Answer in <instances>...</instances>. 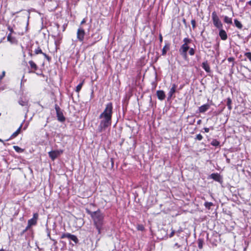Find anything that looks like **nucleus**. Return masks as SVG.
<instances>
[{
	"label": "nucleus",
	"mask_w": 251,
	"mask_h": 251,
	"mask_svg": "<svg viewBox=\"0 0 251 251\" xmlns=\"http://www.w3.org/2000/svg\"><path fill=\"white\" fill-rule=\"evenodd\" d=\"M86 212L91 216L94 221V225L100 233V228L104 224V216L103 214L99 210L94 212H92L88 209H86Z\"/></svg>",
	"instance_id": "f257e3e1"
},
{
	"label": "nucleus",
	"mask_w": 251,
	"mask_h": 251,
	"mask_svg": "<svg viewBox=\"0 0 251 251\" xmlns=\"http://www.w3.org/2000/svg\"><path fill=\"white\" fill-rule=\"evenodd\" d=\"M100 118L101 120L99 127L102 131L110 125V103L107 104L105 110L100 114Z\"/></svg>",
	"instance_id": "f03ea898"
},
{
	"label": "nucleus",
	"mask_w": 251,
	"mask_h": 251,
	"mask_svg": "<svg viewBox=\"0 0 251 251\" xmlns=\"http://www.w3.org/2000/svg\"><path fill=\"white\" fill-rule=\"evenodd\" d=\"M212 19L213 21V25L215 27L218 29L223 28V24L220 20L218 16H217L216 12L214 11L212 13Z\"/></svg>",
	"instance_id": "7ed1b4c3"
},
{
	"label": "nucleus",
	"mask_w": 251,
	"mask_h": 251,
	"mask_svg": "<svg viewBox=\"0 0 251 251\" xmlns=\"http://www.w3.org/2000/svg\"><path fill=\"white\" fill-rule=\"evenodd\" d=\"M54 108L56 112L57 120L60 122H64L65 121V117L64 116L60 108L57 104H55Z\"/></svg>",
	"instance_id": "20e7f679"
},
{
	"label": "nucleus",
	"mask_w": 251,
	"mask_h": 251,
	"mask_svg": "<svg viewBox=\"0 0 251 251\" xmlns=\"http://www.w3.org/2000/svg\"><path fill=\"white\" fill-rule=\"evenodd\" d=\"M68 238L70 241H73L75 244H77L79 240L77 237L73 234H71L70 233H64L61 236V239Z\"/></svg>",
	"instance_id": "39448f33"
},
{
	"label": "nucleus",
	"mask_w": 251,
	"mask_h": 251,
	"mask_svg": "<svg viewBox=\"0 0 251 251\" xmlns=\"http://www.w3.org/2000/svg\"><path fill=\"white\" fill-rule=\"evenodd\" d=\"M85 35V32L84 29L80 26L77 31V39L79 42L83 43Z\"/></svg>",
	"instance_id": "423d86ee"
},
{
	"label": "nucleus",
	"mask_w": 251,
	"mask_h": 251,
	"mask_svg": "<svg viewBox=\"0 0 251 251\" xmlns=\"http://www.w3.org/2000/svg\"><path fill=\"white\" fill-rule=\"evenodd\" d=\"M63 150H55L51 151L49 152V155L50 157L52 160H54L57 157H58L61 154L63 153Z\"/></svg>",
	"instance_id": "0eeeda50"
},
{
	"label": "nucleus",
	"mask_w": 251,
	"mask_h": 251,
	"mask_svg": "<svg viewBox=\"0 0 251 251\" xmlns=\"http://www.w3.org/2000/svg\"><path fill=\"white\" fill-rule=\"evenodd\" d=\"M189 49L188 45L183 44L179 49V52L184 58H186L187 56V52Z\"/></svg>",
	"instance_id": "6e6552de"
},
{
	"label": "nucleus",
	"mask_w": 251,
	"mask_h": 251,
	"mask_svg": "<svg viewBox=\"0 0 251 251\" xmlns=\"http://www.w3.org/2000/svg\"><path fill=\"white\" fill-rule=\"evenodd\" d=\"M38 218V214L35 213L33 214V218L29 219L28 221L27 224H28V227H31L32 226H35L37 224V221Z\"/></svg>",
	"instance_id": "1a4fd4ad"
},
{
	"label": "nucleus",
	"mask_w": 251,
	"mask_h": 251,
	"mask_svg": "<svg viewBox=\"0 0 251 251\" xmlns=\"http://www.w3.org/2000/svg\"><path fill=\"white\" fill-rule=\"evenodd\" d=\"M30 65L31 70L29 71V73H34L36 70H37L38 67L37 65L32 61L30 60L28 62Z\"/></svg>",
	"instance_id": "9d476101"
},
{
	"label": "nucleus",
	"mask_w": 251,
	"mask_h": 251,
	"mask_svg": "<svg viewBox=\"0 0 251 251\" xmlns=\"http://www.w3.org/2000/svg\"><path fill=\"white\" fill-rule=\"evenodd\" d=\"M177 87V85L175 84H172V87L170 89L168 95V99H171L173 95L175 94L176 91V88Z\"/></svg>",
	"instance_id": "9b49d317"
},
{
	"label": "nucleus",
	"mask_w": 251,
	"mask_h": 251,
	"mask_svg": "<svg viewBox=\"0 0 251 251\" xmlns=\"http://www.w3.org/2000/svg\"><path fill=\"white\" fill-rule=\"evenodd\" d=\"M210 107L209 104H203L199 107V112L200 113H204Z\"/></svg>",
	"instance_id": "f8f14e48"
},
{
	"label": "nucleus",
	"mask_w": 251,
	"mask_h": 251,
	"mask_svg": "<svg viewBox=\"0 0 251 251\" xmlns=\"http://www.w3.org/2000/svg\"><path fill=\"white\" fill-rule=\"evenodd\" d=\"M156 95L159 100H162L165 98V94L163 91L158 90L156 92Z\"/></svg>",
	"instance_id": "ddd939ff"
},
{
	"label": "nucleus",
	"mask_w": 251,
	"mask_h": 251,
	"mask_svg": "<svg viewBox=\"0 0 251 251\" xmlns=\"http://www.w3.org/2000/svg\"><path fill=\"white\" fill-rule=\"evenodd\" d=\"M219 29H220V31H219L220 37H221L222 40H226L227 38L226 32L224 30H223V28Z\"/></svg>",
	"instance_id": "4468645a"
},
{
	"label": "nucleus",
	"mask_w": 251,
	"mask_h": 251,
	"mask_svg": "<svg viewBox=\"0 0 251 251\" xmlns=\"http://www.w3.org/2000/svg\"><path fill=\"white\" fill-rule=\"evenodd\" d=\"M202 68L205 70L207 73H210L211 72L210 66L208 65L207 61L204 62L202 63Z\"/></svg>",
	"instance_id": "2eb2a0df"
},
{
	"label": "nucleus",
	"mask_w": 251,
	"mask_h": 251,
	"mask_svg": "<svg viewBox=\"0 0 251 251\" xmlns=\"http://www.w3.org/2000/svg\"><path fill=\"white\" fill-rule=\"evenodd\" d=\"M210 177L213 179L217 181L218 182H220L221 181V176L218 173H213L210 175Z\"/></svg>",
	"instance_id": "dca6fc26"
},
{
	"label": "nucleus",
	"mask_w": 251,
	"mask_h": 251,
	"mask_svg": "<svg viewBox=\"0 0 251 251\" xmlns=\"http://www.w3.org/2000/svg\"><path fill=\"white\" fill-rule=\"evenodd\" d=\"M101 39V37H100L99 36H98L97 39L95 38V41L90 42V41L88 39V41L87 42H86V44H87V47L92 46L94 45L97 41H99Z\"/></svg>",
	"instance_id": "f3484780"
},
{
	"label": "nucleus",
	"mask_w": 251,
	"mask_h": 251,
	"mask_svg": "<svg viewBox=\"0 0 251 251\" xmlns=\"http://www.w3.org/2000/svg\"><path fill=\"white\" fill-rule=\"evenodd\" d=\"M22 127V125L17 129V130L14 132L10 136L9 139H7V141H8L10 139H12L15 138L20 132L21 129Z\"/></svg>",
	"instance_id": "a211bd4d"
},
{
	"label": "nucleus",
	"mask_w": 251,
	"mask_h": 251,
	"mask_svg": "<svg viewBox=\"0 0 251 251\" xmlns=\"http://www.w3.org/2000/svg\"><path fill=\"white\" fill-rule=\"evenodd\" d=\"M224 21L225 23L227 24H232V18H229L226 16H224Z\"/></svg>",
	"instance_id": "6ab92c4d"
},
{
	"label": "nucleus",
	"mask_w": 251,
	"mask_h": 251,
	"mask_svg": "<svg viewBox=\"0 0 251 251\" xmlns=\"http://www.w3.org/2000/svg\"><path fill=\"white\" fill-rule=\"evenodd\" d=\"M18 103L22 106H26L27 105L28 102L25 100H24L22 98L20 99L18 101Z\"/></svg>",
	"instance_id": "aec40b11"
},
{
	"label": "nucleus",
	"mask_w": 251,
	"mask_h": 251,
	"mask_svg": "<svg viewBox=\"0 0 251 251\" xmlns=\"http://www.w3.org/2000/svg\"><path fill=\"white\" fill-rule=\"evenodd\" d=\"M232 100L230 98H228L227 99L226 105L227 106L228 109L230 110L232 108L231 106Z\"/></svg>",
	"instance_id": "412c9836"
},
{
	"label": "nucleus",
	"mask_w": 251,
	"mask_h": 251,
	"mask_svg": "<svg viewBox=\"0 0 251 251\" xmlns=\"http://www.w3.org/2000/svg\"><path fill=\"white\" fill-rule=\"evenodd\" d=\"M234 24L237 27H238V28H240V29H241L242 27V25L237 19H235L234 20Z\"/></svg>",
	"instance_id": "4be33fe9"
},
{
	"label": "nucleus",
	"mask_w": 251,
	"mask_h": 251,
	"mask_svg": "<svg viewBox=\"0 0 251 251\" xmlns=\"http://www.w3.org/2000/svg\"><path fill=\"white\" fill-rule=\"evenodd\" d=\"M83 84V81H82L81 83H80L78 85H77V86L76 87V89H75V91L76 92L78 93L80 91Z\"/></svg>",
	"instance_id": "5701e85b"
},
{
	"label": "nucleus",
	"mask_w": 251,
	"mask_h": 251,
	"mask_svg": "<svg viewBox=\"0 0 251 251\" xmlns=\"http://www.w3.org/2000/svg\"><path fill=\"white\" fill-rule=\"evenodd\" d=\"M7 39L8 41H9L12 43L14 42V40H15L14 38H13L11 36V33H10L8 35Z\"/></svg>",
	"instance_id": "b1692460"
},
{
	"label": "nucleus",
	"mask_w": 251,
	"mask_h": 251,
	"mask_svg": "<svg viewBox=\"0 0 251 251\" xmlns=\"http://www.w3.org/2000/svg\"><path fill=\"white\" fill-rule=\"evenodd\" d=\"M13 148L15 151L18 152H22L23 151V150L17 146H14Z\"/></svg>",
	"instance_id": "393cba45"
},
{
	"label": "nucleus",
	"mask_w": 251,
	"mask_h": 251,
	"mask_svg": "<svg viewBox=\"0 0 251 251\" xmlns=\"http://www.w3.org/2000/svg\"><path fill=\"white\" fill-rule=\"evenodd\" d=\"M211 144L213 146L217 147L220 145V142L217 140H213L211 142Z\"/></svg>",
	"instance_id": "a878e982"
},
{
	"label": "nucleus",
	"mask_w": 251,
	"mask_h": 251,
	"mask_svg": "<svg viewBox=\"0 0 251 251\" xmlns=\"http://www.w3.org/2000/svg\"><path fill=\"white\" fill-rule=\"evenodd\" d=\"M204 205L206 208L209 209L211 206L213 205V203L211 202H205Z\"/></svg>",
	"instance_id": "bb28decb"
},
{
	"label": "nucleus",
	"mask_w": 251,
	"mask_h": 251,
	"mask_svg": "<svg viewBox=\"0 0 251 251\" xmlns=\"http://www.w3.org/2000/svg\"><path fill=\"white\" fill-rule=\"evenodd\" d=\"M184 44L186 45H188L189 43H191V40L188 38H185L183 40Z\"/></svg>",
	"instance_id": "cd10ccee"
},
{
	"label": "nucleus",
	"mask_w": 251,
	"mask_h": 251,
	"mask_svg": "<svg viewBox=\"0 0 251 251\" xmlns=\"http://www.w3.org/2000/svg\"><path fill=\"white\" fill-rule=\"evenodd\" d=\"M34 52L36 54H38L39 53H41V54L43 53L42 50L39 47H38L37 49H35Z\"/></svg>",
	"instance_id": "c85d7f7f"
},
{
	"label": "nucleus",
	"mask_w": 251,
	"mask_h": 251,
	"mask_svg": "<svg viewBox=\"0 0 251 251\" xmlns=\"http://www.w3.org/2000/svg\"><path fill=\"white\" fill-rule=\"evenodd\" d=\"M169 49V47L165 46L162 49V55H165L166 53L167 50Z\"/></svg>",
	"instance_id": "c756f323"
},
{
	"label": "nucleus",
	"mask_w": 251,
	"mask_h": 251,
	"mask_svg": "<svg viewBox=\"0 0 251 251\" xmlns=\"http://www.w3.org/2000/svg\"><path fill=\"white\" fill-rule=\"evenodd\" d=\"M245 56L247 57L251 62V52H248L245 53Z\"/></svg>",
	"instance_id": "7c9ffc66"
},
{
	"label": "nucleus",
	"mask_w": 251,
	"mask_h": 251,
	"mask_svg": "<svg viewBox=\"0 0 251 251\" xmlns=\"http://www.w3.org/2000/svg\"><path fill=\"white\" fill-rule=\"evenodd\" d=\"M189 53L190 55H193L195 54V50L193 48H190L189 51Z\"/></svg>",
	"instance_id": "2f4dec72"
},
{
	"label": "nucleus",
	"mask_w": 251,
	"mask_h": 251,
	"mask_svg": "<svg viewBox=\"0 0 251 251\" xmlns=\"http://www.w3.org/2000/svg\"><path fill=\"white\" fill-rule=\"evenodd\" d=\"M203 137L201 134H199L197 135L196 139L199 141H201L202 140Z\"/></svg>",
	"instance_id": "473e14b6"
},
{
	"label": "nucleus",
	"mask_w": 251,
	"mask_h": 251,
	"mask_svg": "<svg viewBox=\"0 0 251 251\" xmlns=\"http://www.w3.org/2000/svg\"><path fill=\"white\" fill-rule=\"evenodd\" d=\"M5 72L3 71H2L1 75H0V81H1L3 79V78L5 76Z\"/></svg>",
	"instance_id": "72a5a7b5"
},
{
	"label": "nucleus",
	"mask_w": 251,
	"mask_h": 251,
	"mask_svg": "<svg viewBox=\"0 0 251 251\" xmlns=\"http://www.w3.org/2000/svg\"><path fill=\"white\" fill-rule=\"evenodd\" d=\"M137 229L139 230H143L144 229V227L143 225H140L137 226Z\"/></svg>",
	"instance_id": "f704fd0d"
},
{
	"label": "nucleus",
	"mask_w": 251,
	"mask_h": 251,
	"mask_svg": "<svg viewBox=\"0 0 251 251\" xmlns=\"http://www.w3.org/2000/svg\"><path fill=\"white\" fill-rule=\"evenodd\" d=\"M198 247L201 249L202 248V241H201V240L199 241Z\"/></svg>",
	"instance_id": "c9c22d12"
},
{
	"label": "nucleus",
	"mask_w": 251,
	"mask_h": 251,
	"mask_svg": "<svg viewBox=\"0 0 251 251\" xmlns=\"http://www.w3.org/2000/svg\"><path fill=\"white\" fill-rule=\"evenodd\" d=\"M42 54L45 56V57L46 58H47V59L49 61H50L51 60V58H50V56H48L47 54H46L45 53H44V52H43V53Z\"/></svg>",
	"instance_id": "e433bc0d"
},
{
	"label": "nucleus",
	"mask_w": 251,
	"mask_h": 251,
	"mask_svg": "<svg viewBox=\"0 0 251 251\" xmlns=\"http://www.w3.org/2000/svg\"><path fill=\"white\" fill-rule=\"evenodd\" d=\"M191 24L193 29H194L196 27V22L195 20H192L191 21Z\"/></svg>",
	"instance_id": "4c0bfd02"
},
{
	"label": "nucleus",
	"mask_w": 251,
	"mask_h": 251,
	"mask_svg": "<svg viewBox=\"0 0 251 251\" xmlns=\"http://www.w3.org/2000/svg\"><path fill=\"white\" fill-rule=\"evenodd\" d=\"M175 233V230H172V231L171 232V233H170V234L169 235V237H170V238L172 237L174 235Z\"/></svg>",
	"instance_id": "58836bf2"
},
{
	"label": "nucleus",
	"mask_w": 251,
	"mask_h": 251,
	"mask_svg": "<svg viewBox=\"0 0 251 251\" xmlns=\"http://www.w3.org/2000/svg\"><path fill=\"white\" fill-rule=\"evenodd\" d=\"M8 29L10 31V33H11V34L14 32L13 29L12 27H11V26H8Z\"/></svg>",
	"instance_id": "ea45409f"
},
{
	"label": "nucleus",
	"mask_w": 251,
	"mask_h": 251,
	"mask_svg": "<svg viewBox=\"0 0 251 251\" xmlns=\"http://www.w3.org/2000/svg\"><path fill=\"white\" fill-rule=\"evenodd\" d=\"M234 60V58H233V57H229V58H228V59H227V60H228V61H229V62H233Z\"/></svg>",
	"instance_id": "a19ab883"
},
{
	"label": "nucleus",
	"mask_w": 251,
	"mask_h": 251,
	"mask_svg": "<svg viewBox=\"0 0 251 251\" xmlns=\"http://www.w3.org/2000/svg\"><path fill=\"white\" fill-rule=\"evenodd\" d=\"M204 130L205 132H208L209 131V128L207 127L204 128Z\"/></svg>",
	"instance_id": "79ce46f5"
},
{
	"label": "nucleus",
	"mask_w": 251,
	"mask_h": 251,
	"mask_svg": "<svg viewBox=\"0 0 251 251\" xmlns=\"http://www.w3.org/2000/svg\"><path fill=\"white\" fill-rule=\"evenodd\" d=\"M85 23H86V20H85V19H83L82 20V21L81 22L80 25H82V24H84Z\"/></svg>",
	"instance_id": "37998d69"
},
{
	"label": "nucleus",
	"mask_w": 251,
	"mask_h": 251,
	"mask_svg": "<svg viewBox=\"0 0 251 251\" xmlns=\"http://www.w3.org/2000/svg\"><path fill=\"white\" fill-rule=\"evenodd\" d=\"M51 240H52L54 242L53 245L55 246L56 245V244H57V241L56 240H54V239H51Z\"/></svg>",
	"instance_id": "c03bdc74"
},
{
	"label": "nucleus",
	"mask_w": 251,
	"mask_h": 251,
	"mask_svg": "<svg viewBox=\"0 0 251 251\" xmlns=\"http://www.w3.org/2000/svg\"><path fill=\"white\" fill-rule=\"evenodd\" d=\"M30 227H28V224H27V226L25 229V231H27Z\"/></svg>",
	"instance_id": "a18cd8bd"
},
{
	"label": "nucleus",
	"mask_w": 251,
	"mask_h": 251,
	"mask_svg": "<svg viewBox=\"0 0 251 251\" xmlns=\"http://www.w3.org/2000/svg\"><path fill=\"white\" fill-rule=\"evenodd\" d=\"M159 40L161 42L162 41V36H161V35H160Z\"/></svg>",
	"instance_id": "49530a36"
},
{
	"label": "nucleus",
	"mask_w": 251,
	"mask_h": 251,
	"mask_svg": "<svg viewBox=\"0 0 251 251\" xmlns=\"http://www.w3.org/2000/svg\"><path fill=\"white\" fill-rule=\"evenodd\" d=\"M248 4L250 5H251V0L248 2Z\"/></svg>",
	"instance_id": "de8ad7c7"
},
{
	"label": "nucleus",
	"mask_w": 251,
	"mask_h": 251,
	"mask_svg": "<svg viewBox=\"0 0 251 251\" xmlns=\"http://www.w3.org/2000/svg\"><path fill=\"white\" fill-rule=\"evenodd\" d=\"M226 161H227V163H229V162H230V159H228V158H227V159H226Z\"/></svg>",
	"instance_id": "09e8293b"
},
{
	"label": "nucleus",
	"mask_w": 251,
	"mask_h": 251,
	"mask_svg": "<svg viewBox=\"0 0 251 251\" xmlns=\"http://www.w3.org/2000/svg\"><path fill=\"white\" fill-rule=\"evenodd\" d=\"M201 120H199L197 122V123H198V124H200V123H201Z\"/></svg>",
	"instance_id": "8fccbe9b"
},
{
	"label": "nucleus",
	"mask_w": 251,
	"mask_h": 251,
	"mask_svg": "<svg viewBox=\"0 0 251 251\" xmlns=\"http://www.w3.org/2000/svg\"><path fill=\"white\" fill-rule=\"evenodd\" d=\"M48 236H49V237H50V239H51V237H50V233H49V234H48Z\"/></svg>",
	"instance_id": "3c124183"
},
{
	"label": "nucleus",
	"mask_w": 251,
	"mask_h": 251,
	"mask_svg": "<svg viewBox=\"0 0 251 251\" xmlns=\"http://www.w3.org/2000/svg\"><path fill=\"white\" fill-rule=\"evenodd\" d=\"M0 251H5L4 249H1L0 250Z\"/></svg>",
	"instance_id": "603ef678"
},
{
	"label": "nucleus",
	"mask_w": 251,
	"mask_h": 251,
	"mask_svg": "<svg viewBox=\"0 0 251 251\" xmlns=\"http://www.w3.org/2000/svg\"><path fill=\"white\" fill-rule=\"evenodd\" d=\"M25 231H25V229H24V230L23 231V232H22V234L24 233Z\"/></svg>",
	"instance_id": "864d4df0"
},
{
	"label": "nucleus",
	"mask_w": 251,
	"mask_h": 251,
	"mask_svg": "<svg viewBox=\"0 0 251 251\" xmlns=\"http://www.w3.org/2000/svg\"><path fill=\"white\" fill-rule=\"evenodd\" d=\"M0 142H2V143L3 142V140H1V139H0Z\"/></svg>",
	"instance_id": "5fc2aeb1"
},
{
	"label": "nucleus",
	"mask_w": 251,
	"mask_h": 251,
	"mask_svg": "<svg viewBox=\"0 0 251 251\" xmlns=\"http://www.w3.org/2000/svg\"><path fill=\"white\" fill-rule=\"evenodd\" d=\"M29 55L31 56L32 55V54L31 53H29Z\"/></svg>",
	"instance_id": "6e6d98bb"
}]
</instances>
